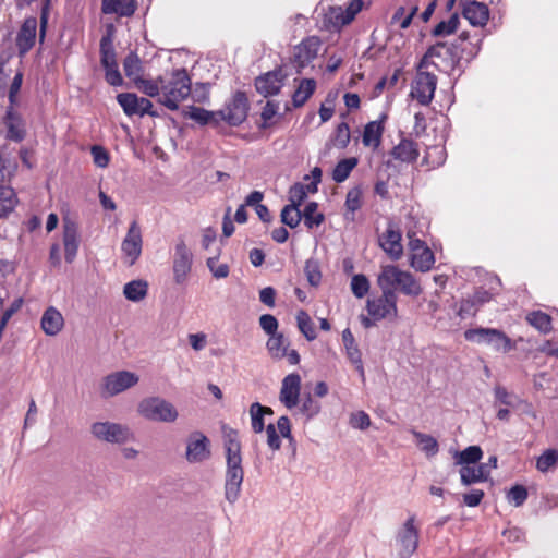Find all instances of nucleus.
I'll return each mask as SVG.
<instances>
[{"instance_id": "32", "label": "nucleus", "mask_w": 558, "mask_h": 558, "mask_svg": "<svg viewBox=\"0 0 558 558\" xmlns=\"http://www.w3.org/2000/svg\"><path fill=\"white\" fill-rule=\"evenodd\" d=\"M434 263L435 256L433 251L428 246H425L422 250L411 254L410 264L417 271L426 272L430 270Z\"/></svg>"}, {"instance_id": "60", "label": "nucleus", "mask_w": 558, "mask_h": 558, "mask_svg": "<svg viewBox=\"0 0 558 558\" xmlns=\"http://www.w3.org/2000/svg\"><path fill=\"white\" fill-rule=\"evenodd\" d=\"M306 198L305 185L302 183H294L289 190V205H295L300 209V206Z\"/></svg>"}, {"instance_id": "54", "label": "nucleus", "mask_w": 558, "mask_h": 558, "mask_svg": "<svg viewBox=\"0 0 558 558\" xmlns=\"http://www.w3.org/2000/svg\"><path fill=\"white\" fill-rule=\"evenodd\" d=\"M250 414L252 421V429L254 433L259 434L266 427L264 424V410L263 405L258 402H254L250 407Z\"/></svg>"}, {"instance_id": "6", "label": "nucleus", "mask_w": 558, "mask_h": 558, "mask_svg": "<svg viewBox=\"0 0 558 558\" xmlns=\"http://www.w3.org/2000/svg\"><path fill=\"white\" fill-rule=\"evenodd\" d=\"M90 434L99 441L123 445L134 438V434L126 425L105 421L90 425Z\"/></svg>"}, {"instance_id": "46", "label": "nucleus", "mask_w": 558, "mask_h": 558, "mask_svg": "<svg viewBox=\"0 0 558 558\" xmlns=\"http://www.w3.org/2000/svg\"><path fill=\"white\" fill-rule=\"evenodd\" d=\"M281 222L290 228H296L302 218V211L295 205H286L281 210Z\"/></svg>"}, {"instance_id": "18", "label": "nucleus", "mask_w": 558, "mask_h": 558, "mask_svg": "<svg viewBox=\"0 0 558 558\" xmlns=\"http://www.w3.org/2000/svg\"><path fill=\"white\" fill-rule=\"evenodd\" d=\"M497 468V457L492 456L487 463H481L480 465H463L460 469L461 483L469 486L474 483L485 482L488 480L490 470Z\"/></svg>"}, {"instance_id": "11", "label": "nucleus", "mask_w": 558, "mask_h": 558, "mask_svg": "<svg viewBox=\"0 0 558 558\" xmlns=\"http://www.w3.org/2000/svg\"><path fill=\"white\" fill-rule=\"evenodd\" d=\"M437 86V76L427 72L418 71L412 84L411 96L422 106H427L434 98Z\"/></svg>"}, {"instance_id": "58", "label": "nucleus", "mask_w": 558, "mask_h": 558, "mask_svg": "<svg viewBox=\"0 0 558 558\" xmlns=\"http://www.w3.org/2000/svg\"><path fill=\"white\" fill-rule=\"evenodd\" d=\"M527 489L523 485H514L507 494L508 501L514 507L522 506L527 499Z\"/></svg>"}, {"instance_id": "17", "label": "nucleus", "mask_w": 558, "mask_h": 558, "mask_svg": "<svg viewBox=\"0 0 558 558\" xmlns=\"http://www.w3.org/2000/svg\"><path fill=\"white\" fill-rule=\"evenodd\" d=\"M301 393V376L298 373H291L282 379L279 393L280 402L289 410L299 404Z\"/></svg>"}, {"instance_id": "34", "label": "nucleus", "mask_w": 558, "mask_h": 558, "mask_svg": "<svg viewBox=\"0 0 558 558\" xmlns=\"http://www.w3.org/2000/svg\"><path fill=\"white\" fill-rule=\"evenodd\" d=\"M289 344V340L283 336V333L277 332L269 337L266 348L272 359L281 360L286 356Z\"/></svg>"}, {"instance_id": "63", "label": "nucleus", "mask_w": 558, "mask_h": 558, "mask_svg": "<svg viewBox=\"0 0 558 558\" xmlns=\"http://www.w3.org/2000/svg\"><path fill=\"white\" fill-rule=\"evenodd\" d=\"M350 424L353 428L364 430L371 425L369 415L364 411H357L351 415Z\"/></svg>"}, {"instance_id": "24", "label": "nucleus", "mask_w": 558, "mask_h": 558, "mask_svg": "<svg viewBox=\"0 0 558 558\" xmlns=\"http://www.w3.org/2000/svg\"><path fill=\"white\" fill-rule=\"evenodd\" d=\"M3 124L7 129L4 135L7 140L20 143L25 138L26 131L23 128L20 114L14 110V106L7 108Z\"/></svg>"}, {"instance_id": "56", "label": "nucleus", "mask_w": 558, "mask_h": 558, "mask_svg": "<svg viewBox=\"0 0 558 558\" xmlns=\"http://www.w3.org/2000/svg\"><path fill=\"white\" fill-rule=\"evenodd\" d=\"M350 128L347 122H341L338 124L336 132L333 134L332 141L333 145L340 149L345 148L350 143Z\"/></svg>"}, {"instance_id": "19", "label": "nucleus", "mask_w": 558, "mask_h": 558, "mask_svg": "<svg viewBox=\"0 0 558 558\" xmlns=\"http://www.w3.org/2000/svg\"><path fill=\"white\" fill-rule=\"evenodd\" d=\"M37 24V19L29 16L25 19L21 25L15 38V45L20 57H24L34 47L36 41Z\"/></svg>"}, {"instance_id": "51", "label": "nucleus", "mask_w": 558, "mask_h": 558, "mask_svg": "<svg viewBox=\"0 0 558 558\" xmlns=\"http://www.w3.org/2000/svg\"><path fill=\"white\" fill-rule=\"evenodd\" d=\"M558 462V451L556 449H547L545 450L536 461V469L545 473L553 466H555Z\"/></svg>"}, {"instance_id": "26", "label": "nucleus", "mask_w": 558, "mask_h": 558, "mask_svg": "<svg viewBox=\"0 0 558 558\" xmlns=\"http://www.w3.org/2000/svg\"><path fill=\"white\" fill-rule=\"evenodd\" d=\"M391 155L396 160L412 163L418 158V145L413 140L403 137L397 146L391 150Z\"/></svg>"}, {"instance_id": "55", "label": "nucleus", "mask_w": 558, "mask_h": 558, "mask_svg": "<svg viewBox=\"0 0 558 558\" xmlns=\"http://www.w3.org/2000/svg\"><path fill=\"white\" fill-rule=\"evenodd\" d=\"M352 293L357 298H364L369 290V281L365 275L357 274L351 279Z\"/></svg>"}, {"instance_id": "40", "label": "nucleus", "mask_w": 558, "mask_h": 558, "mask_svg": "<svg viewBox=\"0 0 558 558\" xmlns=\"http://www.w3.org/2000/svg\"><path fill=\"white\" fill-rule=\"evenodd\" d=\"M123 294L129 301L140 302L147 294V283L143 280H132L124 286Z\"/></svg>"}, {"instance_id": "44", "label": "nucleus", "mask_w": 558, "mask_h": 558, "mask_svg": "<svg viewBox=\"0 0 558 558\" xmlns=\"http://www.w3.org/2000/svg\"><path fill=\"white\" fill-rule=\"evenodd\" d=\"M296 322H298L299 330L304 335V337L308 341H313L316 339L317 335H316L314 325L312 323L311 317L308 316V314L305 311L301 310L298 312Z\"/></svg>"}, {"instance_id": "41", "label": "nucleus", "mask_w": 558, "mask_h": 558, "mask_svg": "<svg viewBox=\"0 0 558 558\" xmlns=\"http://www.w3.org/2000/svg\"><path fill=\"white\" fill-rule=\"evenodd\" d=\"M317 209H318V204L316 202H310L305 205V208L302 211V218L304 219V225L308 229L320 226L325 220L324 214L318 213Z\"/></svg>"}, {"instance_id": "4", "label": "nucleus", "mask_w": 558, "mask_h": 558, "mask_svg": "<svg viewBox=\"0 0 558 558\" xmlns=\"http://www.w3.org/2000/svg\"><path fill=\"white\" fill-rule=\"evenodd\" d=\"M137 412L148 421L173 423L179 417L177 408L161 397H147L140 401Z\"/></svg>"}, {"instance_id": "2", "label": "nucleus", "mask_w": 558, "mask_h": 558, "mask_svg": "<svg viewBox=\"0 0 558 558\" xmlns=\"http://www.w3.org/2000/svg\"><path fill=\"white\" fill-rule=\"evenodd\" d=\"M161 96L158 101L171 111L178 110L181 101L192 93V82L185 69L173 70L169 75L159 76Z\"/></svg>"}, {"instance_id": "37", "label": "nucleus", "mask_w": 558, "mask_h": 558, "mask_svg": "<svg viewBox=\"0 0 558 558\" xmlns=\"http://www.w3.org/2000/svg\"><path fill=\"white\" fill-rule=\"evenodd\" d=\"M125 76L134 83L142 77L143 65L136 52L131 51L123 60Z\"/></svg>"}, {"instance_id": "50", "label": "nucleus", "mask_w": 558, "mask_h": 558, "mask_svg": "<svg viewBox=\"0 0 558 558\" xmlns=\"http://www.w3.org/2000/svg\"><path fill=\"white\" fill-rule=\"evenodd\" d=\"M501 284V281L498 277H494L490 279V288L489 291L485 290L484 288H478L473 294V298L475 299L478 306L483 305L484 303H487L490 301V299L497 293L496 287H499Z\"/></svg>"}, {"instance_id": "5", "label": "nucleus", "mask_w": 558, "mask_h": 558, "mask_svg": "<svg viewBox=\"0 0 558 558\" xmlns=\"http://www.w3.org/2000/svg\"><path fill=\"white\" fill-rule=\"evenodd\" d=\"M464 338L471 342L490 345L494 350L504 353L514 348L511 339L504 331L495 328L477 327L468 329L464 331Z\"/></svg>"}, {"instance_id": "16", "label": "nucleus", "mask_w": 558, "mask_h": 558, "mask_svg": "<svg viewBox=\"0 0 558 558\" xmlns=\"http://www.w3.org/2000/svg\"><path fill=\"white\" fill-rule=\"evenodd\" d=\"M142 231L136 220L132 221L125 238L122 241L121 250L129 258V265H133L142 254Z\"/></svg>"}, {"instance_id": "8", "label": "nucleus", "mask_w": 558, "mask_h": 558, "mask_svg": "<svg viewBox=\"0 0 558 558\" xmlns=\"http://www.w3.org/2000/svg\"><path fill=\"white\" fill-rule=\"evenodd\" d=\"M381 295L376 299H369L366 303L368 314L374 320H381L389 316H397V294L387 288H380Z\"/></svg>"}, {"instance_id": "36", "label": "nucleus", "mask_w": 558, "mask_h": 558, "mask_svg": "<svg viewBox=\"0 0 558 558\" xmlns=\"http://www.w3.org/2000/svg\"><path fill=\"white\" fill-rule=\"evenodd\" d=\"M362 189L360 186H354L348 191L345 197V209L344 218L347 220L353 221L355 218V211H357L362 207Z\"/></svg>"}, {"instance_id": "28", "label": "nucleus", "mask_w": 558, "mask_h": 558, "mask_svg": "<svg viewBox=\"0 0 558 558\" xmlns=\"http://www.w3.org/2000/svg\"><path fill=\"white\" fill-rule=\"evenodd\" d=\"M182 114L201 125L213 124L217 126L221 122L218 111H209L196 106H189L182 111Z\"/></svg>"}, {"instance_id": "13", "label": "nucleus", "mask_w": 558, "mask_h": 558, "mask_svg": "<svg viewBox=\"0 0 558 558\" xmlns=\"http://www.w3.org/2000/svg\"><path fill=\"white\" fill-rule=\"evenodd\" d=\"M320 46L322 40L318 36H308L294 47L293 64L298 73L316 59Z\"/></svg>"}, {"instance_id": "3", "label": "nucleus", "mask_w": 558, "mask_h": 558, "mask_svg": "<svg viewBox=\"0 0 558 558\" xmlns=\"http://www.w3.org/2000/svg\"><path fill=\"white\" fill-rule=\"evenodd\" d=\"M377 284L379 288H387L395 292L396 288L399 287L403 294L411 296H418L423 292L420 282L411 272L401 270L395 265L381 266Z\"/></svg>"}, {"instance_id": "49", "label": "nucleus", "mask_w": 558, "mask_h": 558, "mask_svg": "<svg viewBox=\"0 0 558 558\" xmlns=\"http://www.w3.org/2000/svg\"><path fill=\"white\" fill-rule=\"evenodd\" d=\"M118 104L122 107L124 113L129 117L136 116L138 110L137 106V95L133 93H121L117 96Z\"/></svg>"}, {"instance_id": "25", "label": "nucleus", "mask_w": 558, "mask_h": 558, "mask_svg": "<svg viewBox=\"0 0 558 558\" xmlns=\"http://www.w3.org/2000/svg\"><path fill=\"white\" fill-rule=\"evenodd\" d=\"M342 341L345 349V354L350 362L355 366L359 374L364 377V366L362 361L361 351L355 342L354 336L350 328H345L342 331Z\"/></svg>"}, {"instance_id": "1", "label": "nucleus", "mask_w": 558, "mask_h": 558, "mask_svg": "<svg viewBox=\"0 0 558 558\" xmlns=\"http://www.w3.org/2000/svg\"><path fill=\"white\" fill-rule=\"evenodd\" d=\"M222 433L226 452L225 498L233 505L240 498L244 480L241 442L235 429L223 426Z\"/></svg>"}, {"instance_id": "30", "label": "nucleus", "mask_w": 558, "mask_h": 558, "mask_svg": "<svg viewBox=\"0 0 558 558\" xmlns=\"http://www.w3.org/2000/svg\"><path fill=\"white\" fill-rule=\"evenodd\" d=\"M387 119L386 114H383L379 120L368 122L363 132L362 142L365 146L378 147L381 143V136L384 133V122Z\"/></svg>"}, {"instance_id": "29", "label": "nucleus", "mask_w": 558, "mask_h": 558, "mask_svg": "<svg viewBox=\"0 0 558 558\" xmlns=\"http://www.w3.org/2000/svg\"><path fill=\"white\" fill-rule=\"evenodd\" d=\"M136 8V0H102L101 2L104 14H118L129 17L135 13Z\"/></svg>"}, {"instance_id": "14", "label": "nucleus", "mask_w": 558, "mask_h": 558, "mask_svg": "<svg viewBox=\"0 0 558 558\" xmlns=\"http://www.w3.org/2000/svg\"><path fill=\"white\" fill-rule=\"evenodd\" d=\"M428 56L441 59L446 66L451 71L459 70L461 73V62L463 61V50L457 45L439 41L428 48Z\"/></svg>"}, {"instance_id": "45", "label": "nucleus", "mask_w": 558, "mask_h": 558, "mask_svg": "<svg viewBox=\"0 0 558 558\" xmlns=\"http://www.w3.org/2000/svg\"><path fill=\"white\" fill-rule=\"evenodd\" d=\"M460 24L458 13H453L448 21L439 22L433 29L432 34L436 37L448 36L453 34Z\"/></svg>"}, {"instance_id": "20", "label": "nucleus", "mask_w": 558, "mask_h": 558, "mask_svg": "<svg viewBox=\"0 0 558 558\" xmlns=\"http://www.w3.org/2000/svg\"><path fill=\"white\" fill-rule=\"evenodd\" d=\"M284 77L281 70L269 71L256 77L255 88L266 98L275 96L280 92Z\"/></svg>"}, {"instance_id": "52", "label": "nucleus", "mask_w": 558, "mask_h": 558, "mask_svg": "<svg viewBox=\"0 0 558 558\" xmlns=\"http://www.w3.org/2000/svg\"><path fill=\"white\" fill-rule=\"evenodd\" d=\"M304 272H305L308 283L312 287H318L320 284L322 271H320L318 260L313 259V258L307 259L305 262Z\"/></svg>"}, {"instance_id": "43", "label": "nucleus", "mask_w": 558, "mask_h": 558, "mask_svg": "<svg viewBox=\"0 0 558 558\" xmlns=\"http://www.w3.org/2000/svg\"><path fill=\"white\" fill-rule=\"evenodd\" d=\"M11 151L8 145L0 147V183L8 180L12 174V169L16 167V163L11 159Z\"/></svg>"}, {"instance_id": "61", "label": "nucleus", "mask_w": 558, "mask_h": 558, "mask_svg": "<svg viewBox=\"0 0 558 558\" xmlns=\"http://www.w3.org/2000/svg\"><path fill=\"white\" fill-rule=\"evenodd\" d=\"M344 10L341 7L330 8L326 14V21L335 28H341L349 23H344Z\"/></svg>"}, {"instance_id": "35", "label": "nucleus", "mask_w": 558, "mask_h": 558, "mask_svg": "<svg viewBox=\"0 0 558 558\" xmlns=\"http://www.w3.org/2000/svg\"><path fill=\"white\" fill-rule=\"evenodd\" d=\"M17 198L10 186H0V219L7 218L15 208Z\"/></svg>"}, {"instance_id": "21", "label": "nucleus", "mask_w": 558, "mask_h": 558, "mask_svg": "<svg viewBox=\"0 0 558 558\" xmlns=\"http://www.w3.org/2000/svg\"><path fill=\"white\" fill-rule=\"evenodd\" d=\"M63 244H64V257L68 263H72L78 251L80 236L77 223L70 219H63Z\"/></svg>"}, {"instance_id": "22", "label": "nucleus", "mask_w": 558, "mask_h": 558, "mask_svg": "<svg viewBox=\"0 0 558 558\" xmlns=\"http://www.w3.org/2000/svg\"><path fill=\"white\" fill-rule=\"evenodd\" d=\"M379 246L389 255L392 260H398L402 256L403 247L401 244V233L392 223L388 225L387 230L379 236Z\"/></svg>"}, {"instance_id": "31", "label": "nucleus", "mask_w": 558, "mask_h": 558, "mask_svg": "<svg viewBox=\"0 0 558 558\" xmlns=\"http://www.w3.org/2000/svg\"><path fill=\"white\" fill-rule=\"evenodd\" d=\"M99 46L100 63L102 66L117 62L112 25L108 27L107 33L101 37Z\"/></svg>"}, {"instance_id": "15", "label": "nucleus", "mask_w": 558, "mask_h": 558, "mask_svg": "<svg viewBox=\"0 0 558 558\" xmlns=\"http://www.w3.org/2000/svg\"><path fill=\"white\" fill-rule=\"evenodd\" d=\"M192 253L184 241L180 240L175 245L173 257V278L175 283L182 284L186 281L192 268Z\"/></svg>"}, {"instance_id": "33", "label": "nucleus", "mask_w": 558, "mask_h": 558, "mask_svg": "<svg viewBox=\"0 0 558 558\" xmlns=\"http://www.w3.org/2000/svg\"><path fill=\"white\" fill-rule=\"evenodd\" d=\"M316 89L314 78H302L295 92L292 95V104L295 108L302 107Z\"/></svg>"}, {"instance_id": "62", "label": "nucleus", "mask_w": 558, "mask_h": 558, "mask_svg": "<svg viewBox=\"0 0 558 558\" xmlns=\"http://www.w3.org/2000/svg\"><path fill=\"white\" fill-rule=\"evenodd\" d=\"M278 320L271 314H263L259 317V326L260 328L269 336H274L278 330Z\"/></svg>"}, {"instance_id": "38", "label": "nucleus", "mask_w": 558, "mask_h": 558, "mask_svg": "<svg viewBox=\"0 0 558 558\" xmlns=\"http://www.w3.org/2000/svg\"><path fill=\"white\" fill-rule=\"evenodd\" d=\"M411 433L415 437L421 451H423L426 457L430 458L438 453L439 445L436 438L414 429Z\"/></svg>"}, {"instance_id": "10", "label": "nucleus", "mask_w": 558, "mask_h": 558, "mask_svg": "<svg viewBox=\"0 0 558 558\" xmlns=\"http://www.w3.org/2000/svg\"><path fill=\"white\" fill-rule=\"evenodd\" d=\"M140 378L135 373L129 371H119L107 375L102 383V397H113L124 390L135 386Z\"/></svg>"}, {"instance_id": "48", "label": "nucleus", "mask_w": 558, "mask_h": 558, "mask_svg": "<svg viewBox=\"0 0 558 558\" xmlns=\"http://www.w3.org/2000/svg\"><path fill=\"white\" fill-rule=\"evenodd\" d=\"M299 411L306 420H312L320 412V403L315 400L310 392L305 393Z\"/></svg>"}, {"instance_id": "59", "label": "nucleus", "mask_w": 558, "mask_h": 558, "mask_svg": "<svg viewBox=\"0 0 558 558\" xmlns=\"http://www.w3.org/2000/svg\"><path fill=\"white\" fill-rule=\"evenodd\" d=\"M105 69V78L106 82L111 86H121L123 84L122 75L119 71L118 63H110L108 65L102 66Z\"/></svg>"}, {"instance_id": "27", "label": "nucleus", "mask_w": 558, "mask_h": 558, "mask_svg": "<svg viewBox=\"0 0 558 558\" xmlns=\"http://www.w3.org/2000/svg\"><path fill=\"white\" fill-rule=\"evenodd\" d=\"M40 325L47 336H56L62 330L64 319L56 307L50 306L44 312Z\"/></svg>"}, {"instance_id": "39", "label": "nucleus", "mask_w": 558, "mask_h": 558, "mask_svg": "<svg viewBox=\"0 0 558 558\" xmlns=\"http://www.w3.org/2000/svg\"><path fill=\"white\" fill-rule=\"evenodd\" d=\"M526 322L541 333H548L551 330V317L542 312L533 311L526 315Z\"/></svg>"}, {"instance_id": "23", "label": "nucleus", "mask_w": 558, "mask_h": 558, "mask_svg": "<svg viewBox=\"0 0 558 558\" xmlns=\"http://www.w3.org/2000/svg\"><path fill=\"white\" fill-rule=\"evenodd\" d=\"M462 15L472 26H485L489 19L488 7L478 1H462Z\"/></svg>"}, {"instance_id": "53", "label": "nucleus", "mask_w": 558, "mask_h": 558, "mask_svg": "<svg viewBox=\"0 0 558 558\" xmlns=\"http://www.w3.org/2000/svg\"><path fill=\"white\" fill-rule=\"evenodd\" d=\"M483 451L478 446H469L457 453L459 464H474L482 459Z\"/></svg>"}, {"instance_id": "7", "label": "nucleus", "mask_w": 558, "mask_h": 558, "mask_svg": "<svg viewBox=\"0 0 558 558\" xmlns=\"http://www.w3.org/2000/svg\"><path fill=\"white\" fill-rule=\"evenodd\" d=\"M250 102L244 92L238 90L232 98L226 102L225 108L218 110L221 121L229 125L238 126L242 124L248 114Z\"/></svg>"}, {"instance_id": "42", "label": "nucleus", "mask_w": 558, "mask_h": 558, "mask_svg": "<svg viewBox=\"0 0 558 558\" xmlns=\"http://www.w3.org/2000/svg\"><path fill=\"white\" fill-rule=\"evenodd\" d=\"M356 165L357 159L354 157L340 160L332 171V180L337 183L345 181Z\"/></svg>"}, {"instance_id": "12", "label": "nucleus", "mask_w": 558, "mask_h": 558, "mask_svg": "<svg viewBox=\"0 0 558 558\" xmlns=\"http://www.w3.org/2000/svg\"><path fill=\"white\" fill-rule=\"evenodd\" d=\"M211 456L210 440L202 432H192L186 440L185 459L189 463H201Z\"/></svg>"}, {"instance_id": "9", "label": "nucleus", "mask_w": 558, "mask_h": 558, "mask_svg": "<svg viewBox=\"0 0 558 558\" xmlns=\"http://www.w3.org/2000/svg\"><path fill=\"white\" fill-rule=\"evenodd\" d=\"M415 518L411 515L403 523L396 536L399 558H410L418 546V530L414 525Z\"/></svg>"}, {"instance_id": "57", "label": "nucleus", "mask_w": 558, "mask_h": 558, "mask_svg": "<svg viewBox=\"0 0 558 558\" xmlns=\"http://www.w3.org/2000/svg\"><path fill=\"white\" fill-rule=\"evenodd\" d=\"M219 254L220 251L218 250L217 253L214 256L207 258L206 262L207 267L216 279H222L229 275V266L227 264L217 265Z\"/></svg>"}, {"instance_id": "47", "label": "nucleus", "mask_w": 558, "mask_h": 558, "mask_svg": "<svg viewBox=\"0 0 558 558\" xmlns=\"http://www.w3.org/2000/svg\"><path fill=\"white\" fill-rule=\"evenodd\" d=\"M135 86L148 97L161 96V84L159 77L157 80H146L141 77L135 83Z\"/></svg>"}, {"instance_id": "64", "label": "nucleus", "mask_w": 558, "mask_h": 558, "mask_svg": "<svg viewBox=\"0 0 558 558\" xmlns=\"http://www.w3.org/2000/svg\"><path fill=\"white\" fill-rule=\"evenodd\" d=\"M209 87L208 83H196L192 88L191 96L196 102H206L209 99Z\"/></svg>"}]
</instances>
